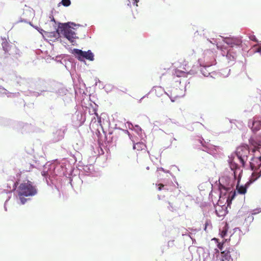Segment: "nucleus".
I'll list each match as a JSON object with an SVG mask.
<instances>
[{"mask_svg": "<svg viewBox=\"0 0 261 261\" xmlns=\"http://www.w3.org/2000/svg\"><path fill=\"white\" fill-rule=\"evenodd\" d=\"M249 154L250 150L248 145H243L237 147L234 153L229 156L228 163L231 170L233 171L234 177H236L238 174L241 175L242 171L239 165L234 162L235 158L237 157L242 166H244Z\"/></svg>", "mask_w": 261, "mask_h": 261, "instance_id": "f257e3e1", "label": "nucleus"}, {"mask_svg": "<svg viewBox=\"0 0 261 261\" xmlns=\"http://www.w3.org/2000/svg\"><path fill=\"white\" fill-rule=\"evenodd\" d=\"M18 196L17 203L21 204H25L28 201L30 200V198L25 197L34 196L38 193L36 186L31 181H24L21 183L17 190Z\"/></svg>", "mask_w": 261, "mask_h": 261, "instance_id": "f03ea898", "label": "nucleus"}, {"mask_svg": "<svg viewBox=\"0 0 261 261\" xmlns=\"http://www.w3.org/2000/svg\"><path fill=\"white\" fill-rule=\"evenodd\" d=\"M64 173L62 165L55 163H46L43 166L41 175L45 178L48 186L55 184V180H57L58 176H61Z\"/></svg>", "mask_w": 261, "mask_h": 261, "instance_id": "7ed1b4c3", "label": "nucleus"}, {"mask_svg": "<svg viewBox=\"0 0 261 261\" xmlns=\"http://www.w3.org/2000/svg\"><path fill=\"white\" fill-rule=\"evenodd\" d=\"M77 25L75 23L71 22L66 23H59L58 30L60 31L61 33L63 35L65 38L67 39L72 45H76L77 39L79 37L76 36V34L72 29H74L73 27Z\"/></svg>", "mask_w": 261, "mask_h": 261, "instance_id": "20e7f679", "label": "nucleus"}, {"mask_svg": "<svg viewBox=\"0 0 261 261\" xmlns=\"http://www.w3.org/2000/svg\"><path fill=\"white\" fill-rule=\"evenodd\" d=\"M232 175L233 177L232 178L227 175L222 176L219 179V190L220 192V198H223V196L226 195V193L230 191L231 189H233L235 185V180L238 176L239 183L240 180V175L238 174L236 177H234L233 171H232Z\"/></svg>", "mask_w": 261, "mask_h": 261, "instance_id": "39448f33", "label": "nucleus"}, {"mask_svg": "<svg viewBox=\"0 0 261 261\" xmlns=\"http://www.w3.org/2000/svg\"><path fill=\"white\" fill-rule=\"evenodd\" d=\"M250 169L253 171L248 184L250 185L261 176V155H253L249 162Z\"/></svg>", "mask_w": 261, "mask_h": 261, "instance_id": "423d86ee", "label": "nucleus"}, {"mask_svg": "<svg viewBox=\"0 0 261 261\" xmlns=\"http://www.w3.org/2000/svg\"><path fill=\"white\" fill-rule=\"evenodd\" d=\"M47 82L42 79L38 80L35 83L36 89L37 91H31L32 96L38 97L40 95L46 96L50 91L51 87H48Z\"/></svg>", "mask_w": 261, "mask_h": 261, "instance_id": "0eeeda50", "label": "nucleus"}, {"mask_svg": "<svg viewBox=\"0 0 261 261\" xmlns=\"http://www.w3.org/2000/svg\"><path fill=\"white\" fill-rule=\"evenodd\" d=\"M71 54H73L78 60L82 62L85 59L90 61H93L94 60V54L91 50L87 51H83L82 49L74 48L71 51Z\"/></svg>", "mask_w": 261, "mask_h": 261, "instance_id": "6e6552de", "label": "nucleus"}, {"mask_svg": "<svg viewBox=\"0 0 261 261\" xmlns=\"http://www.w3.org/2000/svg\"><path fill=\"white\" fill-rule=\"evenodd\" d=\"M222 257L227 261H237L240 253L235 249L231 248L221 252Z\"/></svg>", "mask_w": 261, "mask_h": 261, "instance_id": "1a4fd4ad", "label": "nucleus"}, {"mask_svg": "<svg viewBox=\"0 0 261 261\" xmlns=\"http://www.w3.org/2000/svg\"><path fill=\"white\" fill-rule=\"evenodd\" d=\"M86 120L85 114L81 111H76L72 117V122L74 125L79 126L82 125Z\"/></svg>", "mask_w": 261, "mask_h": 261, "instance_id": "9d476101", "label": "nucleus"}, {"mask_svg": "<svg viewBox=\"0 0 261 261\" xmlns=\"http://www.w3.org/2000/svg\"><path fill=\"white\" fill-rule=\"evenodd\" d=\"M67 89L62 85L57 83L53 84L49 92L55 93L58 96H63L67 93Z\"/></svg>", "mask_w": 261, "mask_h": 261, "instance_id": "9b49d317", "label": "nucleus"}, {"mask_svg": "<svg viewBox=\"0 0 261 261\" xmlns=\"http://www.w3.org/2000/svg\"><path fill=\"white\" fill-rule=\"evenodd\" d=\"M223 41L230 47H239L242 45V40L239 37H222Z\"/></svg>", "mask_w": 261, "mask_h": 261, "instance_id": "f8f14e48", "label": "nucleus"}, {"mask_svg": "<svg viewBox=\"0 0 261 261\" xmlns=\"http://www.w3.org/2000/svg\"><path fill=\"white\" fill-rule=\"evenodd\" d=\"M248 126L254 133H256L261 129V120L258 118H254L248 121Z\"/></svg>", "mask_w": 261, "mask_h": 261, "instance_id": "ddd939ff", "label": "nucleus"}, {"mask_svg": "<svg viewBox=\"0 0 261 261\" xmlns=\"http://www.w3.org/2000/svg\"><path fill=\"white\" fill-rule=\"evenodd\" d=\"M197 141L203 147V149H202L203 151H206L211 154L216 153V146H214L208 143H207L202 138H199Z\"/></svg>", "mask_w": 261, "mask_h": 261, "instance_id": "4468645a", "label": "nucleus"}, {"mask_svg": "<svg viewBox=\"0 0 261 261\" xmlns=\"http://www.w3.org/2000/svg\"><path fill=\"white\" fill-rule=\"evenodd\" d=\"M242 234L241 230L238 227H236L233 229V233L230 236L229 240L232 242L233 244L237 245L241 241Z\"/></svg>", "mask_w": 261, "mask_h": 261, "instance_id": "2eb2a0df", "label": "nucleus"}, {"mask_svg": "<svg viewBox=\"0 0 261 261\" xmlns=\"http://www.w3.org/2000/svg\"><path fill=\"white\" fill-rule=\"evenodd\" d=\"M236 196V192L233 191V189H231L230 191L226 193V195L225 196H223V198H219V202L221 203V200H226L227 207L230 206L231 204L232 200Z\"/></svg>", "mask_w": 261, "mask_h": 261, "instance_id": "dca6fc26", "label": "nucleus"}, {"mask_svg": "<svg viewBox=\"0 0 261 261\" xmlns=\"http://www.w3.org/2000/svg\"><path fill=\"white\" fill-rule=\"evenodd\" d=\"M216 45L218 49L222 50V55L223 56H226V58L228 60V62L234 61L236 57H234V55L230 53V50H227L225 47L219 45L218 43H217Z\"/></svg>", "mask_w": 261, "mask_h": 261, "instance_id": "f3484780", "label": "nucleus"}, {"mask_svg": "<svg viewBox=\"0 0 261 261\" xmlns=\"http://www.w3.org/2000/svg\"><path fill=\"white\" fill-rule=\"evenodd\" d=\"M64 136V129H59L53 134L52 141L53 142H57L61 140Z\"/></svg>", "mask_w": 261, "mask_h": 261, "instance_id": "a211bd4d", "label": "nucleus"}, {"mask_svg": "<svg viewBox=\"0 0 261 261\" xmlns=\"http://www.w3.org/2000/svg\"><path fill=\"white\" fill-rule=\"evenodd\" d=\"M17 125V128L20 130L22 133L28 132L31 128V125L30 124L23 122H18Z\"/></svg>", "mask_w": 261, "mask_h": 261, "instance_id": "6ab92c4d", "label": "nucleus"}, {"mask_svg": "<svg viewBox=\"0 0 261 261\" xmlns=\"http://www.w3.org/2000/svg\"><path fill=\"white\" fill-rule=\"evenodd\" d=\"M155 91L156 95L158 97H161L162 96L163 94H167V92L165 91L164 89L161 86H154L150 92H152L153 91Z\"/></svg>", "mask_w": 261, "mask_h": 261, "instance_id": "aec40b11", "label": "nucleus"}, {"mask_svg": "<svg viewBox=\"0 0 261 261\" xmlns=\"http://www.w3.org/2000/svg\"><path fill=\"white\" fill-rule=\"evenodd\" d=\"M117 129H115L113 132H109L108 135L106 136L105 138L106 141L109 144H113V143H115L117 141V138L114 137V136H111L113 134L116 133Z\"/></svg>", "mask_w": 261, "mask_h": 261, "instance_id": "412c9836", "label": "nucleus"}, {"mask_svg": "<svg viewBox=\"0 0 261 261\" xmlns=\"http://www.w3.org/2000/svg\"><path fill=\"white\" fill-rule=\"evenodd\" d=\"M3 42L2 43V46L3 47V50L5 51V54H8L10 55L9 53V51L10 49L13 47L12 45H10L5 39H3Z\"/></svg>", "mask_w": 261, "mask_h": 261, "instance_id": "4be33fe9", "label": "nucleus"}, {"mask_svg": "<svg viewBox=\"0 0 261 261\" xmlns=\"http://www.w3.org/2000/svg\"><path fill=\"white\" fill-rule=\"evenodd\" d=\"M211 66V65H206L201 67L200 69V72L204 76L207 77L210 75L211 71L209 68Z\"/></svg>", "mask_w": 261, "mask_h": 261, "instance_id": "5701e85b", "label": "nucleus"}, {"mask_svg": "<svg viewBox=\"0 0 261 261\" xmlns=\"http://www.w3.org/2000/svg\"><path fill=\"white\" fill-rule=\"evenodd\" d=\"M133 149H137V150H142L146 147V145L142 142H138L136 143L133 142Z\"/></svg>", "mask_w": 261, "mask_h": 261, "instance_id": "b1692460", "label": "nucleus"}, {"mask_svg": "<svg viewBox=\"0 0 261 261\" xmlns=\"http://www.w3.org/2000/svg\"><path fill=\"white\" fill-rule=\"evenodd\" d=\"M250 185H248V181L246 182L245 185L239 186L238 185L237 186V190L238 191V193L240 194H244L247 192V189Z\"/></svg>", "mask_w": 261, "mask_h": 261, "instance_id": "393cba45", "label": "nucleus"}, {"mask_svg": "<svg viewBox=\"0 0 261 261\" xmlns=\"http://www.w3.org/2000/svg\"><path fill=\"white\" fill-rule=\"evenodd\" d=\"M83 170L86 175H90L94 171V166L90 164L83 167Z\"/></svg>", "mask_w": 261, "mask_h": 261, "instance_id": "a878e982", "label": "nucleus"}, {"mask_svg": "<svg viewBox=\"0 0 261 261\" xmlns=\"http://www.w3.org/2000/svg\"><path fill=\"white\" fill-rule=\"evenodd\" d=\"M1 94H5L8 97H16L19 95V92L11 93L8 91L7 90L5 91H2V93H1Z\"/></svg>", "mask_w": 261, "mask_h": 261, "instance_id": "bb28decb", "label": "nucleus"}, {"mask_svg": "<svg viewBox=\"0 0 261 261\" xmlns=\"http://www.w3.org/2000/svg\"><path fill=\"white\" fill-rule=\"evenodd\" d=\"M166 95L169 97V98L170 99L172 102H174L177 98L182 97L184 95V94H181L180 95H174V96H173L172 94H171L170 95L168 93H167Z\"/></svg>", "mask_w": 261, "mask_h": 261, "instance_id": "cd10ccee", "label": "nucleus"}, {"mask_svg": "<svg viewBox=\"0 0 261 261\" xmlns=\"http://www.w3.org/2000/svg\"><path fill=\"white\" fill-rule=\"evenodd\" d=\"M118 130H120V131H122L124 133L127 134L128 135L129 138L131 140L132 142H135V141H137V139H136V138L133 137V136L129 133V132L127 130L123 129H118Z\"/></svg>", "mask_w": 261, "mask_h": 261, "instance_id": "c85d7f7f", "label": "nucleus"}, {"mask_svg": "<svg viewBox=\"0 0 261 261\" xmlns=\"http://www.w3.org/2000/svg\"><path fill=\"white\" fill-rule=\"evenodd\" d=\"M133 130H134L138 135H142V128L138 125H135L134 126Z\"/></svg>", "mask_w": 261, "mask_h": 261, "instance_id": "c756f323", "label": "nucleus"}, {"mask_svg": "<svg viewBox=\"0 0 261 261\" xmlns=\"http://www.w3.org/2000/svg\"><path fill=\"white\" fill-rule=\"evenodd\" d=\"M61 4L65 7H68L70 5L71 1L70 0H62Z\"/></svg>", "mask_w": 261, "mask_h": 261, "instance_id": "7c9ffc66", "label": "nucleus"}, {"mask_svg": "<svg viewBox=\"0 0 261 261\" xmlns=\"http://www.w3.org/2000/svg\"><path fill=\"white\" fill-rule=\"evenodd\" d=\"M13 49L15 51V54L16 55V58L20 57L21 56V53L20 50L17 48L16 46H14Z\"/></svg>", "mask_w": 261, "mask_h": 261, "instance_id": "2f4dec72", "label": "nucleus"}, {"mask_svg": "<svg viewBox=\"0 0 261 261\" xmlns=\"http://www.w3.org/2000/svg\"><path fill=\"white\" fill-rule=\"evenodd\" d=\"M158 186H159L158 187V190L159 191H161L162 190H168V189L167 188V185H164L163 184H160L158 185Z\"/></svg>", "mask_w": 261, "mask_h": 261, "instance_id": "473e14b6", "label": "nucleus"}, {"mask_svg": "<svg viewBox=\"0 0 261 261\" xmlns=\"http://www.w3.org/2000/svg\"><path fill=\"white\" fill-rule=\"evenodd\" d=\"M261 212V208H256L253 211L252 215H254Z\"/></svg>", "mask_w": 261, "mask_h": 261, "instance_id": "72a5a7b5", "label": "nucleus"}, {"mask_svg": "<svg viewBox=\"0 0 261 261\" xmlns=\"http://www.w3.org/2000/svg\"><path fill=\"white\" fill-rule=\"evenodd\" d=\"M204 225H205V226H204V229L205 231L206 230V229H207V227L209 226L210 227H211V225L210 224V221H206V222L205 223Z\"/></svg>", "mask_w": 261, "mask_h": 261, "instance_id": "f704fd0d", "label": "nucleus"}, {"mask_svg": "<svg viewBox=\"0 0 261 261\" xmlns=\"http://www.w3.org/2000/svg\"><path fill=\"white\" fill-rule=\"evenodd\" d=\"M168 204H169V206H168V208L171 211H174L176 210V208H174L172 206V204L171 203H170V202H168Z\"/></svg>", "mask_w": 261, "mask_h": 261, "instance_id": "c9c22d12", "label": "nucleus"}, {"mask_svg": "<svg viewBox=\"0 0 261 261\" xmlns=\"http://www.w3.org/2000/svg\"><path fill=\"white\" fill-rule=\"evenodd\" d=\"M227 230H226V229H223L221 232V236L222 238H224L226 236V234H227Z\"/></svg>", "mask_w": 261, "mask_h": 261, "instance_id": "e433bc0d", "label": "nucleus"}, {"mask_svg": "<svg viewBox=\"0 0 261 261\" xmlns=\"http://www.w3.org/2000/svg\"><path fill=\"white\" fill-rule=\"evenodd\" d=\"M127 124L128 125V128L129 129L133 130V128H134V127L135 125H134L132 123L129 122H127Z\"/></svg>", "mask_w": 261, "mask_h": 261, "instance_id": "4c0bfd02", "label": "nucleus"}, {"mask_svg": "<svg viewBox=\"0 0 261 261\" xmlns=\"http://www.w3.org/2000/svg\"><path fill=\"white\" fill-rule=\"evenodd\" d=\"M158 170H161L166 173H170L171 174V173L170 172L169 170L166 171L162 167L158 168Z\"/></svg>", "mask_w": 261, "mask_h": 261, "instance_id": "58836bf2", "label": "nucleus"}, {"mask_svg": "<svg viewBox=\"0 0 261 261\" xmlns=\"http://www.w3.org/2000/svg\"><path fill=\"white\" fill-rule=\"evenodd\" d=\"M177 74V78L178 79L180 76H181V74L183 73L182 71H177L176 72Z\"/></svg>", "mask_w": 261, "mask_h": 261, "instance_id": "ea45409f", "label": "nucleus"}, {"mask_svg": "<svg viewBox=\"0 0 261 261\" xmlns=\"http://www.w3.org/2000/svg\"><path fill=\"white\" fill-rule=\"evenodd\" d=\"M249 38L250 40H253V41H256V39L255 36L252 35L249 37Z\"/></svg>", "mask_w": 261, "mask_h": 261, "instance_id": "a19ab883", "label": "nucleus"}, {"mask_svg": "<svg viewBox=\"0 0 261 261\" xmlns=\"http://www.w3.org/2000/svg\"><path fill=\"white\" fill-rule=\"evenodd\" d=\"M10 199V197H9V198L6 200L5 202V205H4V208H5V210L6 211H7V207L6 206V202H7V201L9 200V199Z\"/></svg>", "mask_w": 261, "mask_h": 261, "instance_id": "79ce46f5", "label": "nucleus"}, {"mask_svg": "<svg viewBox=\"0 0 261 261\" xmlns=\"http://www.w3.org/2000/svg\"><path fill=\"white\" fill-rule=\"evenodd\" d=\"M37 31L41 34H43V32H44V31L41 28H39Z\"/></svg>", "mask_w": 261, "mask_h": 261, "instance_id": "37998d69", "label": "nucleus"}, {"mask_svg": "<svg viewBox=\"0 0 261 261\" xmlns=\"http://www.w3.org/2000/svg\"><path fill=\"white\" fill-rule=\"evenodd\" d=\"M16 182H13V190H15L16 188Z\"/></svg>", "mask_w": 261, "mask_h": 261, "instance_id": "c03bdc74", "label": "nucleus"}, {"mask_svg": "<svg viewBox=\"0 0 261 261\" xmlns=\"http://www.w3.org/2000/svg\"><path fill=\"white\" fill-rule=\"evenodd\" d=\"M29 23H30V24L32 27H33L34 28H35V29H36L37 30H38V29L39 28L38 27H37V26H34V25H33L31 22H29Z\"/></svg>", "mask_w": 261, "mask_h": 261, "instance_id": "a18cd8bd", "label": "nucleus"}, {"mask_svg": "<svg viewBox=\"0 0 261 261\" xmlns=\"http://www.w3.org/2000/svg\"><path fill=\"white\" fill-rule=\"evenodd\" d=\"M218 247L220 249V250H222V248H223V245L222 244H219L218 245Z\"/></svg>", "mask_w": 261, "mask_h": 261, "instance_id": "49530a36", "label": "nucleus"}, {"mask_svg": "<svg viewBox=\"0 0 261 261\" xmlns=\"http://www.w3.org/2000/svg\"><path fill=\"white\" fill-rule=\"evenodd\" d=\"M248 219H250V220L251 221H252L253 220V219H254V218H253V215H251V216H248Z\"/></svg>", "mask_w": 261, "mask_h": 261, "instance_id": "de8ad7c7", "label": "nucleus"}, {"mask_svg": "<svg viewBox=\"0 0 261 261\" xmlns=\"http://www.w3.org/2000/svg\"><path fill=\"white\" fill-rule=\"evenodd\" d=\"M150 92H149L148 94H146L145 96H143L139 100L140 102L141 101L142 99H143L144 98L147 97L148 95L149 94Z\"/></svg>", "mask_w": 261, "mask_h": 261, "instance_id": "09e8293b", "label": "nucleus"}, {"mask_svg": "<svg viewBox=\"0 0 261 261\" xmlns=\"http://www.w3.org/2000/svg\"><path fill=\"white\" fill-rule=\"evenodd\" d=\"M92 112L95 114L97 116H98V114L96 113V110L95 109H93Z\"/></svg>", "mask_w": 261, "mask_h": 261, "instance_id": "8fccbe9b", "label": "nucleus"}, {"mask_svg": "<svg viewBox=\"0 0 261 261\" xmlns=\"http://www.w3.org/2000/svg\"><path fill=\"white\" fill-rule=\"evenodd\" d=\"M256 52L259 53L261 55V48H258L256 50Z\"/></svg>", "mask_w": 261, "mask_h": 261, "instance_id": "3c124183", "label": "nucleus"}, {"mask_svg": "<svg viewBox=\"0 0 261 261\" xmlns=\"http://www.w3.org/2000/svg\"><path fill=\"white\" fill-rule=\"evenodd\" d=\"M138 2H139V1H138V0H135V1H134V5H135V4H136V6H137V3Z\"/></svg>", "mask_w": 261, "mask_h": 261, "instance_id": "603ef678", "label": "nucleus"}, {"mask_svg": "<svg viewBox=\"0 0 261 261\" xmlns=\"http://www.w3.org/2000/svg\"><path fill=\"white\" fill-rule=\"evenodd\" d=\"M175 82H179V84H180V83H181V80H180H180L177 79V80H176Z\"/></svg>", "mask_w": 261, "mask_h": 261, "instance_id": "864d4df0", "label": "nucleus"}, {"mask_svg": "<svg viewBox=\"0 0 261 261\" xmlns=\"http://www.w3.org/2000/svg\"><path fill=\"white\" fill-rule=\"evenodd\" d=\"M19 22H26L27 21H26V20L21 19H20L19 21Z\"/></svg>", "mask_w": 261, "mask_h": 261, "instance_id": "5fc2aeb1", "label": "nucleus"}, {"mask_svg": "<svg viewBox=\"0 0 261 261\" xmlns=\"http://www.w3.org/2000/svg\"><path fill=\"white\" fill-rule=\"evenodd\" d=\"M189 73L192 74H193V73H194V72H193V71H192V70H190V71H189Z\"/></svg>", "mask_w": 261, "mask_h": 261, "instance_id": "6e6d98bb", "label": "nucleus"}, {"mask_svg": "<svg viewBox=\"0 0 261 261\" xmlns=\"http://www.w3.org/2000/svg\"><path fill=\"white\" fill-rule=\"evenodd\" d=\"M98 122H101V118H98Z\"/></svg>", "mask_w": 261, "mask_h": 261, "instance_id": "4d7b16f0", "label": "nucleus"}, {"mask_svg": "<svg viewBox=\"0 0 261 261\" xmlns=\"http://www.w3.org/2000/svg\"><path fill=\"white\" fill-rule=\"evenodd\" d=\"M172 243H173V241L168 242V245H170V244H172Z\"/></svg>", "mask_w": 261, "mask_h": 261, "instance_id": "13d9d810", "label": "nucleus"}, {"mask_svg": "<svg viewBox=\"0 0 261 261\" xmlns=\"http://www.w3.org/2000/svg\"><path fill=\"white\" fill-rule=\"evenodd\" d=\"M51 21L55 22V19H54V18L53 17V18L51 19Z\"/></svg>", "mask_w": 261, "mask_h": 261, "instance_id": "bf43d9fd", "label": "nucleus"}, {"mask_svg": "<svg viewBox=\"0 0 261 261\" xmlns=\"http://www.w3.org/2000/svg\"><path fill=\"white\" fill-rule=\"evenodd\" d=\"M69 180V182H70V184H71V185L72 186V184H71V181H72V180H71L70 178Z\"/></svg>", "mask_w": 261, "mask_h": 261, "instance_id": "052dcab7", "label": "nucleus"}, {"mask_svg": "<svg viewBox=\"0 0 261 261\" xmlns=\"http://www.w3.org/2000/svg\"><path fill=\"white\" fill-rule=\"evenodd\" d=\"M30 166L32 167V168L34 167V165H33L32 164H30Z\"/></svg>", "mask_w": 261, "mask_h": 261, "instance_id": "680f3d73", "label": "nucleus"}, {"mask_svg": "<svg viewBox=\"0 0 261 261\" xmlns=\"http://www.w3.org/2000/svg\"><path fill=\"white\" fill-rule=\"evenodd\" d=\"M170 120L171 121L172 123H176L175 122L171 121V120L170 119Z\"/></svg>", "mask_w": 261, "mask_h": 261, "instance_id": "e2e57ef3", "label": "nucleus"}, {"mask_svg": "<svg viewBox=\"0 0 261 261\" xmlns=\"http://www.w3.org/2000/svg\"><path fill=\"white\" fill-rule=\"evenodd\" d=\"M255 151H256V150H255V149H253L252 150V152H255Z\"/></svg>", "mask_w": 261, "mask_h": 261, "instance_id": "0e129e2a", "label": "nucleus"}, {"mask_svg": "<svg viewBox=\"0 0 261 261\" xmlns=\"http://www.w3.org/2000/svg\"><path fill=\"white\" fill-rule=\"evenodd\" d=\"M149 167H146V169L149 170Z\"/></svg>", "mask_w": 261, "mask_h": 261, "instance_id": "69168bd1", "label": "nucleus"}, {"mask_svg": "<svg viewBox=\"0 0 261 261\" xmlns=\"http://www.w3.org/2000/svg\"><path fill=\"white\" fill-rule=\"evenodd\" d=\"M61 42L62 43V44H64L65 43L64 41H61Z\"/></svg>", "mask_w": 261, "mask_h": 261, "instance_id": "338daca9", "label": "nucleus"}, {"mask_svg": "<svg viewBox=\"0 0 261 261\" xmlns=\"http://www.w3.org/2000/svg\"><path fill=\"white\" fill-rule=\"evenodd\" d=\"M224 258L223 257V258L221 259V261H224Z\"/></svg>", "mask_w": 261, "mask_h": 261, "instance_id": "774afa93", "label": "nucleus"}]
</instances>
